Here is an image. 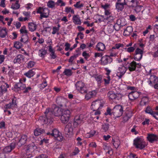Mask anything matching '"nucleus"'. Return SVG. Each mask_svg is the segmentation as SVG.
<instances>
[{"instance_id":"nucleus-11","label":"nucleus","mask_w":158,"mask_h":158,"mask_svg":"<svg viewBox=\"0 0 158 158\" xmlns=\"http://www.w3.org/2000/svg\"><path fill=\"white\" fill-rule=\"evenodd\" d=\"M143 50L137 48L135 50V54L134 56V59L136 61H139L142 58L143 54Z\"/></svg>"},{"instance_id":"nucleus-16","label":"nucleus","mask_w":158,"mask_h":158,"mask_svg":"<svg viewBox=\"0 0 158 158\" xmlns=\"http://www.w3.org/2000/svg\"><path fill=\"white\" fill-rule=\"evenodd\" d=\"M73 128L71 124L68 123L66 125L64 129V133L67 135H69L73 134Z\"/></svg>"},{"instance_id":"nucleus-28","label":"nucleus","mask_w":158,"mask_h":158,"mask_svg":"<svg viewBox=\"0 0 158 158\" xmlns=\"http://www.w3.org/2000/svg\"><path fill=\"white\" fill-rule=\"evenodd\" d=\"M138 2L136 3V5L135 6L134 5H131V6H128V7L129 8H130L131 7H132V8L135 7V9H134V10H135V12L137 13H138L141 10V8L142 7L141 6H139L138 5Z\"/></svg>"},{"instance_id":"nucleus-5","label":"nucleus","mask_w":158,"mask_h":158,"mask_svg":"<svg viewBox=\"0 0 158 158\" xmlns=\"http://www.w3.org/2000/svg\"><path fill=\"white\" fill-rule=\"evenodd\" d=\"M134 145L137 148L142 149L147 145L145 142L140 138H137L134 140Z\"/></svg>"},{"instance_id":"nucleus-3","label":"nucleus","mask_w":158,"mask_h":158,"mask_svg":"<svg viewBox=\"0 0 158 158\" xmlns=\"http://www.w3.org/2000/svg\"><path fill=\"white\" fill-rule=\"evenodd\" d=\"M108 97L110 101L117 102L121 99L122 95L120 94L115 93L113 91H109L107 94Z\"/></svg>"},{"instance_id":"nucleus-34","label":"nucleus","mask_w":158,"mask_h":158,"mask_svg":"<svg viewBox=\"0 0 158 158\" xmlns=\"http://www.w3.org/2000/svg\"><path fill=\"white\" fill-rule=\"evenodd\" d=\"M132 115V113L130 112H127L126 113V115L123 117V122L124 123L127 122Z\"/></svg>"},{"instance_id":"nucleus-22","label":"nucleus","mask_w":158,"mask_h":158,"mask_svg":"<svg viewBox=\"0 0 158 158\" xmlns=\"http://www.w3.org/2000/svg\"><path fill=\"white\" fill-rule=\"evenodd\" d=\"M24 59L23 56L22 55H18L13 60L14 63H20L21 62V61L23 60Z\"/></svg>"},{"instance_id":"nucleus-30","label":"nucleus","mask_w":158,"mask_h":158,"mask_svg":"<svg viewBox=\"0 0 158 158\" xmlns=\"http://www.w3.org/2000/svg\"><path fill=\"white\" fill-rule=\"evenodd\" d=\"M28 28L29 31L33 32L36 29L37 26L36 24L33 23H28Z\"/></svg>"},{"instance_id":"nucleus-55","label":"nucleus","mask_w":158,"mask_h":158,"mask_svg":"<svg viewBox=\"0 0 158 158\" xmlns=\"http://www.w3.org/2000/svg\"><path fill=\"white\" fill-rule=\"evenodd\" d=\"M107 78H104V80L105 81V84H108L110 83V76H107L106 77Z\"/></svg>"},{"instance_id":"nucleus-33","label":"nucleus","mask_w":158,"mask_h":158,"mask_svg":"<svg viewBox=\"0 0 158 158\" xmlns=\"http://www.w3.org/2000/svg\"><path fill=\"white\" fill-rule=\"evenodd\" d=\"M49 51L51 53L50 54V56H51V58L52 59H55L56 58V56L54 53V51L53 49L52 48V46L51 45L48 46Z\"/></svg>"},{"instance_id":"nucleus-8","label":"nucleus","mask_w":158,"mask_h":158,"mask_svg":"<svg viewBox=\"0 0 158 158\" xmlns=\"http://www.w3.org/2000/svg\"><path fill=\"white\" fill-rule=\"evenodd\" d=\"M103 104L100 100H97L93 102L91 106V108L94 111L98 110L103 106Z\"/></svg>"},{"instance_id":"nucleus-42","label":"nucleus","mask_w":158,"mask_h":158,"mask_svg":"<svg viewBox=\"0 0 158 158\" xmlns=\"http://www.w3.org/2000/svg\"><path fill=\"white\" fill-rule=\"evenodd\" d=\"M55 2L52 0L49 1L47 3V6L50 8H53L55 6Z\"/></svg>"},{"instance_id":"nucleus-60","label":"nucleus","mask_w":158,"mask_h":158,"mask_svg":"<svg viewBox=\"0 0 158 158\" xmlns=\"http://www.w3.org/2000/svg\"><path fill=\"white\" fill-rule=\"evenodd\" d=\"M13 107H14L12 105L11 103H9L6 105L5 107V108L6 109L12 108Z\"/></svg>"},{"instance_id":"nucleus-31","label":"nucleus","mask_w":158,"mask_h":158,"mask_svg":"<svg viewBox=\"0 0 158 158\" xmlns=\"http://www.w3.org/2000/svg\"><path fill=\"white\" fill-rule=\"evenodd\" d=\"M44 132V130L43 129L37 128L34 130V134L35 136H37Z\"/></svg>"},{"instance_id":"nucleus-24","label":"nucleus","mask_w":158,"mask_h":158,"mask_svg":"<svg viewBox=\"0 0 158 158\" xmlns=\"http://www.w3.org/2000/svg\"><path fill=\"white\" fill-rule=\"evenodd\" d=\"M133 31V28L131 26L128 27L124 31V35L127 36L130 35Z\"/></svg>"},{"instance_id":"nucleus-37","label":"nucleus","mask_w":158,"mask_h":158,"mask_svg":"<svg viewBox=\"0 0 158 158\" xmlns=\"http://www.w3.org/2000/svg\"><path fill=\"white\" fill-rule=\"evenodd\" d=\"M7 32L6 29H2L0 30V37L2 38H4L7 35Z\"/></svg>"},{"instance_id":"nucleus-10","label":"nucleus","mask_w":158,"mask_h":158,"mask_svg":"<svg viewBox=\"0 0 158 158\" xmlns=\"http://www.w3.org/2000/svg\"><path fill=\"white\" fill-rule=\"evenodd\" d=\"M56 103L60 107H67L68 103L67 100L62 97H58L56 99Z\"/></svg>"},{"instance_id":"nucleus-59","label":"nucleus","mask_w":158,"mask_h":158,"mask_svg":"<svg viewBox=\"0 0 158 158\" xmlns=\"http://www.w3.org/2000/svg\"><path fill=\"white\" fill-rule=\"evenodd\" d=\"M124 45L120 43H118L115 44V47L117 49H119L120 47H123Z\"/></svg>"},{"instance_id":"nucleus-13","label":"nucleus","mask_w":158,"mask_h":158,"mask_svg":"<svg viewBox=\"0 0 158 158\" xmlns=\"http://www.w3.org/2000/svg\"><path fill=\"white\" fill-rule=\"evenodd\" d=\"M22 79H20L19 82L16 83L14 86L15 91H18L20 90H23L25 88H26V85L23 84L21 81Z\"/></svg>"},{"instance_id":"nucleus-23","label":"nucleus","mask_w":158,"mask_h":158,"mask_svg":"<svg viewBox=\"0 0 158 158\" xmlns=\"http://www.w3.org/2000/svg\"><path fill=\"white\" fill-rule=\"evenodd\" d=\"M149 84L151 85H153L154 84L158 81L157 78L155 75H152L150 78Z\"/></svg>"},{"instance_id":"nucleus-64","label":"nucleus","mask_w":158,"mask_h":158,"mask_svg":"<svg viewBox=\"0 0 158 158\" xmlns=\"http://www.w3.org/2000/svg\"><path fill=\"white\" fill-rule=\"evenodd\" d=\"M65 46H66L65 49V50L66 51H68L70 47V44L68 43H67L65 44Z\"/></svg>"},{"instance_id":"nucleus-61","label":"nucleus","mask_w":158,"mask_h":158,"mask_svg":"<svg viewBox=\"0 0 158 158\" xmlns=\"http://www.w3.org/2000/svg\"><path fill=\"white\" fill-rule=\"evenodd\" d=\"M135 48L134 47H129L127 48V51L129 52H133L135 50Z\"/></svg>"},{"instance_id":"nucleus-1","label":"nucleus","mask_w":158,"mask_h":158,"mask_svg":"<svg viewBox=\"0 0 158 158\" xmlns=\"http://www.w3.org/2000/svg\"><path fill=\"white\" fill-rule=\"evenodd\" d=\"M53 107L54 108L52 110L49 108L46 109L44 112L45 116L40 117L38 119L39 122H41L43 124H49L52 122L51 116L52 114L58 117L61 115L63 109L55 106H53L52 107Z\"/></svg>"},{"instance_id":"nucleus-18","label":"nucleus","mask_w":158,"mask_h":158,"mask_svg":"<svg viewBox=\"0 0 158 158\" xmlns=\"http://www.w3.org/2000/svg\"><path fill=\"white\" fill-rule=\"evenodd\" d=\"M15 147V143H12L10 146L6 147L3 149V152L4 153H7L10 152L11 150L14 148Z\"/></svg>"},{"instance_id":"nucleus-15","label":"nucleus","mask_w":158,"mask_h":158,"mask_svg":"<svg viewBox=\"0 0 158 158\" xmlns=\"http://www.w3.org/2000/svg\"><path fill=\"white\" fill-rule=\"evenodd\" d=\"M140 95V94L137 91H132L129 93L128 97L131 101H133L138 98Z\"/></svg>"},{"instance_id":"nucleus-50","label":"nucleus","mask_w":158,"mask_h":158,"mask_svg":"<svg viewBox=\"0 0 158 158\" xmlns=\"http://www.w3.org/2000/svg\"><path fill=\"white\" fill-rule=\"evenodd\" d=\"M109 124L105 123L102 125V128L105 131H107L109 129Z\"/></svg>"},{"instance_id":"nucleus-35","label":"nucleus","mask_w":158,"mask_h":158,"mask_svg":"<svg viewBox=\"0 0 158 158\" xmlns=\"http://www.w3.org/2000/svg\"><path fill=\"white\" fill-rule=\"evenodd\" d=\"M29 37L28 35H23L20 41L25 44H27L28 42Z\"/></svg>"},{"instance_id":"nucleus-20","label":"nucleus","mask_w":158,"mask_h":158,"mask_svg":"<svg viewBox=\"0 0 158 158\" xmlns=\"http://www.w3.org/2000/svg\"><path fill=\"white\" fill-rule=\"evenodd\" d=\"M83 121V118L81 117V116H76L74 118V124L77 127L79 124L81 123Z\"/></svg>"},{"instance_id":"nucleus-48","label":"nucleus","mask_w":158,"mask_h":158,"mask_svg":"<svg viewBox=\"0 0 158 158\" xmlns=\"http://www.w3.org/2000/svg\"><path fill=\"white\" fill-rule=\"evenodd\" d=\"M22 46V43L19 42L17 41L15 42L14 44V47L17 49L20 48Z\"/></svg>"},{"instance_id":"nucleus-52","label":"nucleus","mask_w":158,"mask_h":158,"mask_svg":"<svg viewBox=\"0 0 158 158\" xmlns=\"http://www.w3.org/2000/svg\"><path fill=\"white\" fill-rule=\"evenodd\" d=\"M80 2H77L74 5V6L76 8H80L83 6V4L82 3L80 4Z\"/></svg>"},{"instance_id":"nucleus-39","label":"nucleus","mask_w":158,"mask_h":158,"mask_svg":"<svg viewBox=\"0 0 158 158\" xmlns=\"http://www.w3.org/2000/svg\"><path fill=\"white\" fill-rule=\"evenodd\" d=\"M47 53V51L44 49H42L39 52V54L40 56L44 58Z\"/></svg>"},{"instance_id":"nucleus-41","label":"nucleus","mask_w":158,"mask_h":158,"mask_svg":"<svg viewBox=\"0 0 158 158\" xmlns=\"http://www.w3.org/2000/svg\"><path fill=\"white\" fill-rule=\"evenodd\" d=\"M7 91L6 88L4 85H2L0 87V96H2L4 92Z\"/></svg>"},{"instance_id":"nucleus-14","label":"nucleus","mask_w":158,"mask_h":158,"mask_svg":"<svg viewBox=\"0 0 158 158\" xmlns=\"http://www.w3.org/2000/svg\"><path fill=\"white\" fill-rule=\"evenodd\" d=\"M124 5H126L128 6L127 2H124L123 3H116V9L118 12L122 11L124 9Z\"/></svg>"},{"instance_id":"nucleus-53","label":"nucleus","mask_w":158,"mask_h":158,"mask_svg":"<svg viewBox=\"0 0 158 158\" xmlns=\"http://www.w3.org/2000/svg\"><path fill=\"white\" fill-rule=\"evenodd\" d=\"M47 85V83L46 81H44V82L41 84H40V85L39 87L41 89H42L44 88Z\"/></svg>"},{"instance_id":"nucleus-21","label":"nucleus","mask_w":158,"mask_h":158,"mask_svg":"<svg viewBox=\"0 0 158 158\" xmlns=\"http://www.w3.org/2000/svg\"><path fill=\"white\" fill-rule=\"evenodd\" d=\"M49 11L47 8L44 9L42 13L40 15V18L42 19L43 18H47L48 17Z\"/></svg>"},{"instance_id":"nucleus-29","label":"nucleus","mask_w":158,"mask_h":158,"mask_svg":"<svg viewBox=\"0 0 158 158\" xmlns=\"http://www.w3.org/2000/svg\"><path fill=\"white\" fill-rule=\"evenodd\" d=\"M105 48V45L102 43H99L97 45L96 49L98 51H103Z\"/></svg>"},{"instance_id":"nucleus-43","label":"nucleus","mask_w":158,"mask_h":158,"mask_svg":"<svg viewBox=\"0 0 158 158\" xmlns=\"http://www.w3.org/2000/svg\"><path fill=\"white\" fill-rule=\"evenodd\" d=\"M20 32L22 34H24V35H28V31L26 30L25 26H23L21 27L20 30Z\"/></svg>"},{"instance_id":"nucleus-57","label":"nucleus","mask_w":158,"mask_h":158,"mask_svg":"<svg viewBox=\"0 0 158 158\" xmlns=\"http://www.w3.org/2000/svg\"><path fill=\"white\" fill-rule=\"evenodd\" d=\"M110 4L106 3L104 5H102V7L105 10H107L110 6Z\"/></svg>"},{"instance_id":"nucleus-4","label":"nucleus","mask_w":158,"mask_h":158,"mask_svg":"<svg viewBox=\"0 0 158 158\" xmlns=\"http://www.w3.org/2000/svg\"><path fill=\"white\" fill-rule=\"evenodd\" d=\"M123 108L122 106H116L112 110V114L115 118L121 116L123 113Z\"/></svg>"},{"instance_id":"nucleus-7","label":"nucleus","mask_w":158,"mask_h":158,"mask_svg":"<svg viewBox=\"0 0 158 158\" xmlns=\"http://www.w3.org/2000/svg\"><path fill=\"white\" fill-rule=\"evenodd\" d=\"M46 134L48 135H51L52 137H54L57 140L59 141H61L62 140V136L60 135L59 131L56 129H54L51 131V132H48Z\"/></svg>"},{"instance_id":"nucleus-6","label":"nucleus","mask_w":158,"mask_h":158,"mask_svg":"<svg viewBox=\"0 0 158 158\" xmlns=\"http://www.w3.org/2000/svg\"><path fill=\"white\" fill-rule=\"evenodd\" d=\"M77 89L82 94H86L87 93L85 84L81 81L77 82L75 85Z\"/></svg>"},{"instance_id":"nucleus-17","label":"nucleus","mask_w":158,"mask_h":158,"mask_svg":"<svg viewBox=\"0 0 158 158\" xmlns=\"http://www.w3.org/2000/svg\"><path fill=\"white\" fill-rule=\"evenodd\" d=\"M147 138L150 142L152 143L154 141L157 140L158 137L156 135L154 134H148Z\"/></svg>"},{"instance_id":"nucleus-27","label":"nucleus","mask_w":158,"mask_h":158,"mask_svg":"<svg viewBox=\"0 0 158 158\" xmlns=\"http://www.w3.org/2000/svg\"><path fill=\"white\" fill-rule=\"evenodd\" d=\"M136 68V62L133 61L129 64L128 69L130 71L135 70Z\"/></svg>"},{"instance_id":"nucleus-36","label":"nucleus","mask_w":158,"mask_h":158,"mask_svg":"<svg viewBox=\"0 0 158 158\" xmlns=\"http://www.w3.org/2000/svg\"><path fill=\"white\" fill-rule=\"evenodd\" d=\"M145 112L147 113L150 114H151L152 115L153 117H154L155 118V116L156 114V112L152 111V110L151 109L150 107H148L146 108V109L145 110Z\"/></svg>"},{"instance_id":"nucleus-44","label":"nucleus","mask_w":158,"mask_h":158,"mask_svg":"<svg viewBox=\"0 0 158 158\" xmlns=\"http://www.w3.org/2000/svg\"><path fill=\"white\" fill-rule=\"evenodd\" d=\"M114 25L113 24H110L108 25L107 29L108 31L110 33H112L114 29Z\"/></svg>"},{"instance_id":"nucleus-56","label":"nucleus","mask_w":158,"mask_h":158,"mask_svg":"<svg viewBox=\"0 0 158 158\" xmlns=\"http://www.w3.org/2000/svg\"><path fill=\"white\" fill-rule=\"evenodd\" d=\"M31 87L29 86L27 87H26V88H25L24 89L23 92L24 93H27L29 91L31 90Z\"/></svg>"},{"instance_id":"nucleus-32","label":"nucleus","mask_w":158,"mask_h":158,"mask_svg":"<svg viewBox=\"0 0 158 158\" xmlns=\"http://www.w3.org/2000/svg\"><path fill=\"white\" fill-rule=\"evenodd\" d=\"M35 147L33 145H29L25 148V151L27 152H32L34 151Z\"/></svg>"},{"instance_id":"nucleus-26","label":"nucleus","mask_w":158,"mask_h":158,"mask_svg":"<svg viewBox=\"0 0 158 158\" xmlns=\"http://www.w3.org/2000/svg\"><path fill=\"white\" fill-rule=\"evenodd\" d=\"M121 20L120 19H118L117 20L116 23L114 25V29L117 31H118L121 26L122 25H121Z\"/></svg>"},{"instance_id":"nucleus-9","label":"nucleus","mask_w":158,"mask_h":158,"mask_svg":"<svg viewBox=\"0 0 158 158\" xmlns=\"http://www.w3.org/2000/svg\"><path fill=\"white\" fill-rule=\"evenodd\" d=\"M127 69L123 65H121L117 70L116 75L119 79H121L126 72Z\"/></svg>"},{"instance_id":"nucleus-12","label":"nucleus","mask_w":158,"mask_h":158,"mask_svg":"<svg viewBox=\"0 0 158 158\" xmlns=\"http://www.w3.org/2000/svg\"><path fill=\"white\" fill-rule=\"evenodd\" d=\"M112 60V59L110 56L106 55L102 57L101 60V64L102 65H105L111 63Z\"/></svg>"},{"instance_id":"nucleus-40","label":"nucleus","mask_w":158,"mask_h":158,"mask_svg":"<svg viewBox=\"0 0 158 158\" xmlns=\"http://www.w3.org/2000/svg\"><path fill=\"white\" fill-rule=\"evenodd\" d=\"M35 74V73L32 70H30L24 74V75L29 78L32 77Z\"/></svg>"},{"instance_id":"nucleus-63","label":"nucleus","mask_w":158,"mask_h":158,"mask_svg":"<svg viewBox=\"0 0 158 158\" xmlns=\"http://www.w3.org/2000/svg\"><path fill=\"white\" fill-rule=\"evenodd\" d=\"M114 19V17L113 16H110L109 17L106 18V19L109 22H112Z\"/></svg>"},{"instance_id":"nucleus-38","label":"nucleus","mask_w":158,"mask_h":158,"mask_svg":"<svg viewBox=\"0 0 158 158\" xmlns=\"http://www.w3.org/2000/svg\"><path fill=\"white\" fill-rule=\"evenodd\" d=\"M111 142L116 148H117L120 144V141L118 140H114V139H113Z\"/></svg>"},{"instance_id":"nucleus-54","label":"nucleus","mask_w":158,"mask_h":158,"mask_svg":"<svg viewBox=\"0 0 158 158\" xmlns=\"http://www.w3.org/2000/svg\"><path fill=\"white\" fill-rule=\"evenodd\" d=\"M52 30L53 31L52 32V34L54 35L59 31V28H57L56 27H53Z\"/></svg>"},{"instance_id":"nucleus-47","label":"nucleus","mask_w":158,"mask_h":158,"mask_svg":"<svg viewBox=\"0 0 158 158\" xmlns=\"http://www.w3.org/2000/svg\"><path fill=\"white\" fill-rule=\"evenodd\" d=\"M63 73L67 76H70L72 74V72L71 70L70 69H65Z\"/></svg>"},{"instance_id":"nucleus-62","label":"nucleus","mask_w":158,"mask_h":158,"mask_svg":"<svg viewBox=\"0 0 158 158\" xmlns=\"http://www.w3.org/2000/svg\"><path fill=\"white\" fill-rule=\"evenodd\" d=\"M82 56L84 57L86 59L88 58L89 56V54L88 53H87L86 51H84L83 52Z\"/></svg>"},{"instance_id":"nucleus-49","label":"nucleus","mask_w":158,"mask_h":158,"mask_svg":"<svg viewBox=\"0 0 158 158\" xmlns=\"http://www.w3.org/2000/svg\"><path fill=\"white\" fill-rule=\"evenodd\" d=\"M93 92H89L85 96V98L87 100H88L93 97Z\"/></svg>"},{"instance_id":"nucleus-46","label":"nucleus","mask_w":158,"mask_h":158,"mask_svg":"<svg viewBox=\"0 0 158 158\" xmlns=\"http://www.w3.org/2000/svg\"><path fill=\"white\" fill-rule=\"evenodd\" d=\"M20 5L18 3V1H16L15 4H13L11 8L13 9H18L19 8Z\"/></svg>"},{"instance_id":"nucleus-2","label":"nucleus","mask_w":158,"mask_h":158,"mask_svg":"<svg viewBox=\"0 0 158 158\" xmlns=\"http://www.w3.org/2000/svg\"><path fill=\"white\" fill-rule=\"evenodd\" d=\"M73 111L72 109H63L60 118V120L63 123L65 124L68 123Z\"/></svg>"},{"instance_id":"nucleus-19","label":"nucleus","mask_w":158,"mask_h":158,"mask_svg":"<svg viewBox=\"0 0 158 158\" xmlns=\"http://www.w3.org/2000/svg\"><path fill=\"white\" fill-rule=\"evenodd\" d=\"M27 139V137L26 135H22L17 143L18 145L20 147L24 145L26 143Z\"/></svg>"},{"instance_id":"nucleus-25","label":"nucleus","mask_w":158,"mask_h":158,"mask_svg":"<svg viewBox=\"0 0 158 158\" xmlns=\"http://www.w3.org/2000/svg\"><path fill=\"white\" fill-rule=\"evenodd\" d=\"M73 22L76 24L80 25L81 22L78 15H74L73 18Z\"/></svg>"},{"instance_id":"nucleus-58","label":"nucleus","mask_w":158,"mask_h":158,"mask_svg":"<svg viewBox=\"0 0 158 158\" xmlns=\"http://www.w3.org/2000/svg\"><path fill=\"white\" fill-rule=\"evenodd\" d=\"M111 109L108 108L106 111V112L105 113V115H107L109 114L110 115H111L112 116L113 114H112V112L111 113Z\"/></svg>"},{"instance_id":"nucleus-51","label":"nucleus","mask_w":158,"mask_h":158,"mask_svg":"<svg viewBox=\"0 0 158 158\" xmlns=\"http://www.w3.org/2000/svg\"><path fill=\"white\" fill-rule=\"evenodd\" d=\"M35 64V63L34 61H30L27 64V67L28 68H31L34 66Z\"/></svg>"},{"instance_id":"nucleus-45","label":"nucleus","mask_w":158,"mask_h":158,"mask_svg":"<svg viewBox=\"0 0 158 158\" xmlns=\"http://www.w3.org/2000/svg\"><path fill=\"white\" fill-rule=\"evenodd\" d=\"M78 56L79 54H77L74 55L72 56H71L69 60V62H70L71 64H73V60L77 57Z\"/></svg>"}]
</instances>
